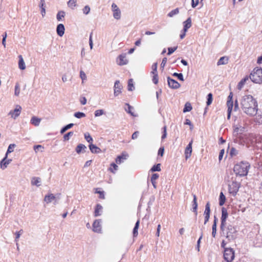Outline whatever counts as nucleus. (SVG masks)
<instances>
[{
    "instance_id": "obj_4",
    "label": "nucleus",
    "mask_w": 262,
    "mask_h": 262,
    "mask_svg": "<svg viewBox=\"0 0 262 262\" xmlns=\"http://www.w3.org/2000/svg\"><path fill=\"white\" fill-rule=\"evenodd\" d=\"M251 81L256 83L262 82V69L255 68L251 73L249 76Z\"/></svg>"
},
{
    "instance_id": "obj_18",
    "label": "nucleus",
    "mask_w": 262,
    "mask_h": 262,
    "mask_svg": "<svg viewBox=\"0 0 262 262\" xmlns=\"http://www.w3.org/2000/svg\"><path fill=\"white\" fill-rule=\"evenodd\" d=\"M89 148L93 154H99L101 151V150L99 147L92 143L89 145Z\"/></svg>"
},
{
    "instance_id": "obj_28",
    "label": "nucleus",
    "mask_w": 262,
    "mask_h": 262,
    "mask_svg": "<svg viewBox=\"0 0 262 262\" xmlns=\"http://www.w3.org/2000/svg\"><path fill=\"white\" fill-rule=\"evenodd\" d=\"M228 58L227 57H225V56L222 57L218 60L217 64L218 66L226 64L228 63Z\"/></svg>"
},
{
    "instance_id": "obj_52",
    "label": "nucleus",
    "mask_w": 262,
    "mask_h": 262,
    "mask_svg": "<svg viewBox=\"0 0 262 262\" xmlns=\"http://www.w3.org/2000/svg\"><path fill=\"white\" fill-rule=\"evenodd\" d=\"M210 203H209V202H207L205 206V209L204 214H207V213L210 214Z\"/></svg>"
},
{
    "instance_id": "obj_39",
    "label": "nucleus",
    "mask_w": 262,
    "mask_h": 262,
    "mask_svg": "<svg viewBox=\"0 0 262 262\" xmlns=\"http://www.w3.org/2000/svg\"><path fill=\"white\" fill-rule=\"evenodd\" d=\"M134 86L133 84V80L132 79H129L128 81L127 89L129 91H132L134 89Z\"/></svg>"
},
{
    "instance_id": "obj_12",
    "label": "nucleus",
    "mask_w": 262,
    "mask_h": 262,
    "mask_svg": "<svg viewBox=\"0 0 262 262\" xmlns=\"http://www.w3.org/2000/svg\"><path fill=\"white\" fill-rule=\"evenodd\" d=\"M122 88V86L120 84L119 81H116L114 86V95L115 96H118L121 93Z\"/></svg>"
},
{
    "instance_id": "obj_34",
    "label": "nucleus",
    "mask_w": 262,
    "mask_h": 262,
    "mask_svg": "<svg viewBox=\"0 0 262 262\" xmlns=\"http://www.w3.org/2000/svg\"><path fill=\"white\" fill-rule=\"evenodd\" d=\"M139 224H140V221H139V220H138L137 221V222L136 223L135 226V227L134 228V229H133V235H134V236H137L138 235V228H139Z\"/></svg>"
},
{
    "instance_id": "obj_3",
    "label": "nucleus",
    "mask_w": 262,
    "mask_h": 262,
    "mask_svg": "<svg viewBox=\"0 0 262 262\" xmlns=\"http://www.w3.org/2000/svg\"><path fill=\"white\" fill-rule=\"evenodd\" d=\"M221 231L223 234L228 240H233L235 238L236 230L234 227L231 225H229L227 226L224 225L222 228V226H220Z\"/></svg>"
},
{
    "instance_id": "obj_49",
    "label": "nucleus",
    "mask_w": 262,
    "mask_h": 262,
    "mask_svg": "<svg viewBox=\"0 0 262 262\" xmlns=\"http://www.w3.org/2000/svg\"><path fill=\"white\" fill-rule=\"evenodd\" d=\"M84 138L89 143H91L93 141V138L89 133L84 134Z\"/></svg>"
},
{
    "instance_id": "obj_22",
    "label": "nucleus",
    "mask_w": 262,
    "mask_h": 262,
    "mask_svg": "<svg viewBox=\"0 0 262 262\" xmlns=\"http://www.w3.org/2000/svg\"><path fill=\"white\" fill-rule=\"evenodd\" d=\"M119 62L118 64L120 66L125 65L128 63V60L124 55H120L119 56Z\"/></svg>"
},
{
    "instance_id": "obj_20",
    "label": "nucleus",
    "mask_w": 262,
    "mask_h": 262,
    "mask_svg": "<svg viewBox=\"0 0 262 262\" xmlns=\"http://www.w3.org/2000/svg\"><path fill=\"white\" fill-rule=\"evenodd\" d=\"M193 199L192 201V211L195 213V215H197V208H198V203L196 201V196L195 194L193 195Z\"/></svg>"
},
{
    "instance_id": "obj_42",
    "label": "nucleus",
    "mask_w": 262,
    "mask_h": 262,
    "mask_svg": "<svg viewBox=\"0 0 262 262\" xmlns=\"http://www.w3.org/2000/svg\"><path fill=\"white\" fill-rule=\"evenodd\" d=\"M65 16V12L63 11H61L58 12L56 18L58 21H60L62 18H63Z\"/></svg>"
},
{
    "instance_id": "obj_35",
    "label": "nucleus",
    "mask_w": 262,
    "mask_h": 262,
    "mask_svg": "<svg viewBox=\"0 0 262 262\" xmlns=\"http://www.w3.org/2000/svg\"><path fill=\"white\" fill-rule=\"evenodd\" d=\"M118 166L114 163L111 164V167L108 170L113 173H115L116 171L118 170Z\"/></svg>"
},
{
    "instance_id": "obj_19",
    "label": "nucleus",
    "mask_w": 262,
    "mask_h": 262,
    "mask_svg": "<svg viewBox=\"0 0 262 262\" xmlns=\"http://www.w3.org/2000/svg\"><path fill=\"white\" fill-rule=\"evenodd\" d=\"M184 28L183 31L184 32H187V30L190 28L191 26V20L190 17H189L185 20L184 23Z\"/></svg>"
},
{
    "instance_id": "obj_43",
    "label": "nucleus",
    "mask_w": 262,
    "mask_h": 262,
    "mask_svg": "<svg viewBox=\"0 0 262 262\" xmlns=\"http://www.w3.org/2000/svg\"><path fill=\"white\" fill-rule=\"evenodd\" d=\"M238 154V150L234 147H231L230 149L229 155L231 157L236 156Z\"/></svg>"
},
{
    "instance_id": "obj_26",
    "label": "nucleus",
    "mask_w": 262,
    "mask_h": 262,
    "mask_svg": "<svg viewBox=\"0 0 262 262\" xmlns=\"http://www.w3.org/2000/svg\"><path fill=\"white\" fill-rule=\"evenodd\" d=\"M217 222V219L216 217V216H214V222L212 227V235L213 237H215L216 235Z\"/></svg>"
},
{
    "instance_id": "obj_55",
    "label": "nucleus",
    "mask_w": 262,
    "mask_h": 262,
    "mask_svg": "<svg viewBox=\"0 0 262 262\" xmlns=\"http://www.w3.org/2000/svg\"><path fill=\"white\" fill-rule=\"evenodd\" d=\"M43 147L41 145H35L34 146V150H35V152H37V150L43 149ZM41 151L42 152L43 150H41Z\"/></svg>"
},
{
    "instance_id": "obj_29",
    "label": "nucleus",
    "mask_w": 262,
    "mask_h": 262,
    "mask_svg": "<svg viewBox=\"0 0 262 262\" xmlns=\"http://www.w3.org/2000/svg\"><path fill=\"white\" fill-rule=\"evenodd\" d=\"M112 11L113 13V17L115 19L119 20L121 18V12L120 9Z\"/></svg>"
},
{
    "instance_id": "obj_44",
    "label": "nucleus",
    "mask_w": 262,
    "mask_h": 262,
    "mask_svg": "<svg viewBox=\"0 0 262 262\" xmlns=\"http://www.w3.org/2000/svg\"><path fill=\"white\" fill-rule=\"evenodd\" d=\"M73 132H70L67 134H66L63 137L64 141H68L70 139V138L72 137L73 135Z\"/></svg>"
},
{
    "instance_id": "obj_32",
    "label": "nucleus",
    "mask_w": 262,
    "mask_h": 262,
    "mask_svg": "<svg viewBox=\"0 0 262 262\" xmlns=\"http://www.w3.org/2000/svg\"><path fill=\"white\" fill-rule=\"evenodd\" d=\"M86 149V147L82 144H79L77 145L76 148V151L77 154H80L82 150H84Z\"/></svg>"
},
{
    "instance_id": "obj_37",
    "label": "nucleus",
    "mask_w": 262,
    "mask_h": 262,
    "mask_svg": "<svg viewBox=\"0 0 262 262\" xmlns=\"http://www.w3.org/2000/svg\"><path fill=\"white\" fill-rule=\"evenodd\" d=\"M150 171L152 172L161 171V164L159 163L154 165L150 169Z\"/></svg>"
},
{
    "instance_id": "obj_62",
    "label": "nucleus",
    "mask_w": 262,
    "mask_h": 262,
    "mask_svg": "<svg viewBox=\"0 0 262 262\" xmlns=\"http://www.w3.org/2000/svg\"><path fill=\"white\" fill-rule=\"evenodd\" d=\"M185 124L189 125L190 126V129L192 130L193 129V126L191 124V122L190 120L188 119H186L185 120Z\"/></svg>"
},
{
    "instance_id": "obj_7",
    "label": "nucleus",
    "mask_w": 262,
    "mask_h": 262,
    "mask_svg": "<svg viewBox=\"0 0 262 262\" xmlns=\"http://www.w3.org/2000/svg\"><path fill=\"white\" fill-rule=\"evenodd\" d=\"M59 199V198L58 197L55 196L53 194L50 193L45 195L44 201L46 202L47 204H49L51 203L52 201H55L54 204L56 205Z\"/></svg>"
},
{
    "instance_id": "obj_45",
    "label": "nucleus",
    "mask_w": 262,
    "mask_h": 262,
    "mask_svg": "<svg viewBox=\"0 0 262 262\" xmlns=\"http://www.w3.org/2000/svg\"><path fill=\"white\" fill-rule=\"evenodd\" d=\"M74 116L77 118H81L85 117V114L84 113L78 112L75 113Z\"/></svg>"
},
{
    "instance_id": "obj_14",
    "label": "nucleus",
    "mask_w": 262,
    "mask_h": 262,
    "mask_svg": "<svg viewBox=\"0 0 262 262\" xmlns=\"http://www.w3.org/2000/svg\"><path fill=\"white\" fill-rule=\"evenodd\" d=\"M192 140H191L187 146L185 150V159L187 160L189 158L192 153Z\"/></svg>"
},
{
    "instance_id": "obj_31",
    "label": "nucleus",
    "mask_w": 262,
    "mask_h": 262,
    "mask_svg": "<svg viewBox=\"0 0 262 262\" xmlns=\"http://www.w3.org/2000/svg\"><path fill=\"white\" fill-rule=\"evenodd\" d=\"M256 114H257L256 117V122L259 124H262V111H257Z\"/></svg>"
},
{
    "instance_id": "obj_8",
    "label": "nucleus",
    "mask_w": 262,
    "mask_h": 262,
    "mask_svg": "<svg viewBox=\"0 0 262 262\" xmlns=\"http://www.w3.org/2000/svg\"><path fill=\"white\" fill-rule=\"evenodd\" d=\"M228 216V213L227 212V210L226 208L224 207L222 208V216H221V226H222V227H223L224 225H226V220Z\"/></svg>"
},
{
    "instance_id": "obj_2",
    "label": "nucleus",
    "mask_w": 262,
    "mask_h": 262,
    "mask_svg": "<svg viewBox=\"0 0 262 262\" xmlns=\"http://www.w3.org/2000/svg\"><path fill=\"white\" fill-rule=\"evenodd\" d=\"M250 165L247 162H241L234 165L233 170L236 175L241 177L247 176Z\"/></svg>"
},
{
    "instance_id": "obj_64",
    "label": "nucleus",
    "mask_w": 262,
    "mask_h": 262,
    "mask_svg": "<svg viewBox=\"0 0 262 262\" xmlns=\"http://www.w3.org/2000/svg\"><path fill=\"white\" fill-rule=\"evenodd\" d=\"M199 4V0H192L191 6L192 8H195Z\"/></svg>"
},
{
    "instance_id": "obj_24",
    "label": "nucleus",
    "mask_w": 262,
    "mask_h": 262,
    "mask_svg": "<svg viewBox=\"0 0 262 262\" xmlns=\"http://www.w3.org/2000/svg\"><path fill=\"white\" fill-rule=\"evenodd\" d=\"M102 212V206L100 204H97L96 205L95 212L94 215L95 216H100L101 214V212Z\"/></svg>"
},
{
    "instance_id": "obj_21",
    "label": "nucleus",
    "mask_w": 262,
    "mask_h": 262,
    "mask_svg": "<svg viewBox=\"0 0 262 262\" xmlns=\"http://www.w3.org/2000/svg\"><path fill=\"white\" fill-rule=\"evenodd\" d=\"M31 183L32 185H35L37 187H39L41 185V179L39 177H33L31 179Z\"/></svg>"
},
{
    "instance_id": "obj_46",
    "label": "nucleus",
    "mask_w": 262,
    "mask_h": 262,
    "mask_svg": "<svg viewBox=\"0 0 262 262\" xmlns=\"http://www.w3.org/2000/svg\"><path fill=\"white\" fill-rule=\"evenodd\" d=\"M213 99V96L211 93H209L207 95V101L206 102L207 105H209L211 104Z\"/></svg>"
},
{
    "instance_id": "obj_57",
    "label": "nucleus",
    "mask_w": 262,
    "mask_h": 262,
    "mask_svg": "<svg viewBox=\"0 0 262 262\" xmlns=\"http://www.w3.org/2000/svg\"><path fill=\"white\" fill-rule=\"evenodd\" d=\"M177 49V47H174V48H168V55H170L172 53H173Z\"/></svg>"
},
{
    "instance_id": "obj_58",
    "label": "nucleus",
    "mask_w": 262,
    "mask_h": 262,
    "mask_svg": "<svg viewBox=\"0 0 262 262\" xmlns=\"http://www.w3.org/2000/svg\"><path fill=\"white\" fill-rule=\"evenodd\" d=\"M159 177V175L158 173H154L152 174L151 177V181H156L157 179Z\"/></svg>"
},
{
    "instance_id": "obj_54",
    "label": "nucleus",
    "mask_w": 262,
    "mask_h": 262,
    "mask_svg": "<svg viewBox=\"0 0 262 262\" xmlns=\"http://www.w3.org/2000/svg\"><path fill=\"white\" fill-rule=\"evenodd\" d=\"M152 70L151 73L155 74V73H157V63H155L152 66Z\"/></svg>"
},
{
    "instance_id": "obj_61",
    "label": "nucleus",
    "mask_w": 262,
    "mask_h": 262,
    "mask_svg": "<svg viewBox=\"0 0 262 262\" xmlns=\"http://www.w3.org/2000/svg\"><path fill=\"white\" fill-rule=\"evenodd\" d=\"M22 233H23V230H20V231L16 232V233H15V235H16L15 241L16 242L18 241V239L20 237V236L22 234Z\"/></svg>"
},
{
    "instance_id": "obj_27",
    "label": "nucleus",
    "mask_w": 262,
    "mask_h": 262,
    "mask_svg": "<svg viewBox=\"0 0 262 262\" xmlns=\"http://www.w3.org/2000/svg\"><path fill=\"white\" fill-rule=\"evenodd\" d=\"M249 80V78L248 76L245 77L244 78L242 79L238 83L237 88L238 90H241L244 85H245L246 82Z\"/></svg>"
},
{
    "instance_id": "obj_63",
    "label": "nucleus",
    "mask_w": 262,
    "mask_h": 262,
    "mask_svg": "<svg viewBox=\"0 0 262 262\" xmlns=\"http://www.w3.org/2000/svg\"><path fill=\"white\" fill-rule=\"evenodd\" d=\"M164 152V147H161L158 150V155L162 157Z\"/></svg>"
},
{
    "instance_id": "obj_30",
    "label": "nucleus",
    "mask_w": 262,
    "mask_h": 262,
    "mask_svg": "<svg viewBox=\"0 0 262 262\" xmlns=\"http://www.w3.org/2000/svg\"><path fill=\"white\" fill-rule=\"evenodd\" d=\"M77 0H69L67 3L69 7L72 9H74L76 7Z\"/></svg>"
},
{
    "instance_id": "obj_51",
    "label": "nucleus",
    "mask_w": 262,
    "mask_h": 262,
    "mask_svg": "<svg viewBox=\"0 0 262 262\" xmlns=\"http://www.w3.org/2000/svg\"><path fill=\"white\" fill-rule=\"evenodd\" d=\"M172 75L174 77H177L180 80L183 81V75L182 73H174Z\"/></svg>"
},
{
    "instance_id": "obj_10",
    "label": "nucleus",
    "mask_w": 262,
    "mask_h": 262,
    "mask_svg": "<svg viewBox=\"0 0 262 262\" xmlns=\"http://www.w3.org/2000/svg\"><path fill=\"white\" fill-rule=\"evenodd\" d=\"M167 82L169 86L172 89H177L180 87V84L174 79L167 77Z\"/></svg>"
},
{
    "instance_id": "obj_60",
    "label": "nucleus",
    "mask_w": 262,
    "mask_h": 262,
    "mask_svg": "<svg viewBox=\"0 0 262 262\" xmlns=\"http://www.w3.org/2000/svg\"><path fill=\"white\" fill-rule=\"evenodd\" d=\"M163 129V135L161 137L162 140H163L165 138H166V136H167L166 126H164Z\"/></svg>"
},
{
    "instance_id": "obj_48",
    "label": "nucleus",
    "mask_w": 262,
    "mask_h": 262,
    "mask_svg": "<svg viewBox=\"0 0 262 262\" xmlns=\"http://www.w3.org/2000/svg\"><path fill=\"white\" fill-rule=\"evenodd\" d=\"M91 10V8L89 6L86 5L82 9V12L84 14L88 15L89 14Z\"/></svg>"
},
{
    "instance_id": "obj_13",
    "label": "nucleus",
    "mask_w": 262,
    "mask_h": 262,
    "mask_svg": "<svg viewBox=\"0 0 262 262\" xmlns=\"http://www.w3.org/2000/svg\"><path fill=\"white\" fill-rule=\"evenodd\" d=\"M101 220H96L93 224V230L95 232H100L101 231Z\"/></svg>"
},
{
    "instance_id": "obj_16",
    "label": "nucleus",
    "mask_w": 262,
    "mask_h": 262,
    "mask_svg": "<svg viewBox=\"0 0 262 262\" xmlns=\"http://www.w3.org/2000/svg\"><path fill=\"white\" fill-rule=\"evenodd\" d=\"M227 105L228 107V115H227V119L229 120L230 119L231 113L232 111L233 106V101L227 100Z\"/></svg>"
},
{
    "instance_id": "obj_41",
    "label": "nucleus",
    "mask_w": 262,
    "mask_h": 262,
    "mask_svg": "<svg viewBox=\"0 0 262 262\" xmlns=\"http://www.w3.org/2000/svg\"><path fill=\"white\" fill-rule=\"evenodd\" d=\"M16 147V145L15 144H11L9 145L7 151L6 152V155L8 156V155L13 151L14 148Z\"/></svg>"
},
{
    "instance_id": "obj_50",
    "label": "nucleus",
    "mask_w": 262,
    "mask_h": 262,
    "mask_svg": "<svg viewBox=\"0 0 262 262\" xmlns=\"http://www.w3.org/2000/svg\"><path fill=\"white\" fill-rule=\"evenodd\" d=\"M104 114L103 110H97L95 112L94 115L96 117H99Z\"/></svg>"
},
{
    "instance_id": "obj_33",
    "label": "nucleus",
    "mask_w": 262,
    "mask_h": 262,
    "mask_svg": "<svg viewBox=\"0 0 262 262\" xmlns=\"http://www.w3.org/2000/svg\"><path fill=\"white\" fill-rule=\"evenodd\" d=\"M74 126L73 123H70L64 127H63L60 130V134H62L66 132L67 130L71 128Z\"/></svg>"
},
{
    "instance_id": "obj_6",
    "label": "nucleus",
    "mask_w": 262,
    "mask_h": 262,
    "mask_svg": "<svg viewBox=\"0 0 262 262\" xmlns=\"http://www.w3.org/2000/svg\"><path fill=\"white\" fill-rule=\"evenodd\" d=\"M240 184L236 181H233L228 186L229 192L232 195L235 196L238 191Z\"/></svg>"
},
{
    "instance_id": "obj_56",
    "label": "nucleus",
    "mask_w": 262,
    "mask_h": 262,
    "mask_svg": "<svg viewBox=\"0 0 262 262\" xmlns=\"http://www.w3.org/2000/svg\"><path fill=\"white\" fill-rule=\"evenodd\" d=\"M152 82L156 84L158 83V73H155V74H154V76L152 78Z\"/></svg>"
},
{
    "instance_id": "obj_47",
    "label": "nucleus",
    "mask_w": 262,
    "mask_h": 262,
    "mask_svg": "<svg viewBox=\"0 0 262 262\" xmlns=\"http://www.w3.org/2000/svg\"><path fill=\"white\" fill-rule=\"evenodd\" d=\"M20 93V87L18 83H16L15 86L14 95L18 96Z\"/></svg>"
},
{
    "instance_id": "obj_23",
    "label": "nucleus",
    "mask_w": 262,
    "mask_h": 262,
    "mask_svg": "<svg viewBox=\"0 0 262 262\" xmlns=\"http://www.w3.org/2000/svg\"><path fill=\"white\" fill-rule=\"evenodd\" d=\"M40 121L41 119L35 116L32 117L30 120L31 123L36 126H37L39 125Z\"/></svg>"
},
{
    "instance_id": "obj_25",
    "label": "nucleus",
    "mask_w": 262,
    "mask_h": 262,
    "mask_svg": "<svg viewBox=\"0 0 262 262\" xmlns=\"http://www.w3.org/2000/svg\"><path fill=\"white\" fill-rule=\"evenodd\" d=\"M18 67L20 70H25L26 69V65L24 61L23 58L21 55H19Z\"/></svg>"
},
{
    "instance_id": "obj_17",
    "label": "nucleus",
    "mask_w": 262,
    "mask_h": 262,
    "mask_svg": "<svg viewBox=\"0 0 262 262\" xmlns=\"http://www.w3.org/2000/svg\"><path fill=\"white\" fill-rule=\"evenodd\" d=\"M127 157L128 155L127 154L123 153L121 155L118 156L116 159V163L118 164H121L127 159Z\"/></svg>"
},
{
    "instance_id": "obj_5",
    "label": "nucleus",
    "mask_w": 262,
    "mask_h": 262,
    "mask_svg": "<svg viewBox=\"0 0 262 262\" xmlns=\"http://www.w3.org/2000/svg\"><path fill=\"white\" fill-rule=\"evenodd\" d=\"M224 259L227 262H232L234 258V252L232 248H226L224 253Z\"/></svg>"
},
{
    "instance_id": "obj_53",
    "label": "nucleus",
    "mask_w": 262,
    "mask_h": 262,
    "mask_svg": "<svg viewBox=\"0 0 262 262\" xmlns=\"http://www.w3.org/2000/svg\"><path fill=\"white\" fill-rule=\"evenodd\" d=\"M80 77L82 79V82H83L84 80H86V75L85 73L83 71H80Z\"/></svg>"
},
{
    "instance_id": "obj_9",
    "label": "nucleus",
    "mask_w": 262,
    "mask_h": 262,
    "mask_svg": "<svg viewBox=\"0 0 262 262\" xmlns=\"http://www.w3.org/2000/svg\"><path fill=\"white\" fill-rule=\"evenodd\" d=\"M21 111V107L20 105H17L14 110H12L9 112V115H11L12 118L15 119L19 116Z\"/></svg>"
},
{
    "instance_id": "obj_11",
    "label": "nucleus",
    "mask_w": 262,
    "mask_h": 262,
    "mask_svg": "<svg viewBox=\"0 0 262 262\" xmlns=\"http://www.w3.org/2000/svg\"><path fill=\"white\" fill-rule=\"evenodd\" d=\"M8 156L5 155V157L0 162V168L4 170L12 161L11 159H7Z\"/></svg>"
},
{
    "instance_id": "obj_59",
    "label": "nucleus",
    "mask_w": 262,
    "mask_h": 262,
    "mask_svg": "<svg viewBox=\"0 0 262 262\" xmlns=\"http://www.w3.org/2000/svg\"><path fill=\"white\" fill-rule=\"evenodd\" d=\"M126 104L128 106V110H125L128 113L130 114L132 116H134L135 115H134V113L131 111V109L133 108V107L129 104L126 103Z\"/></svg>"
},
{
    "instance_id": "obj_40",
    "label": "nucleus",
    "mask_w": 262,
    "mask_h": 262,
    "mask_svg": "<svg viewBox=\"0 0 262 262\" xmlns=\"http://www.w3.org/2000/svg\"><path fill=\"white\" fill-rule=\"evenodd\" d=\"M179 13V8H176L172 11H171L168 14V16L170 17H173L174 15L178 14Z\"/></svg>"
},
{
    "instance_id": "obj_1",
    "label": "nucleus",
    "mask_w": 262,
    "mask_h": 262,
    "mask_svg": "<svg viewBox=\"0 0 262 262\" xmlns=\"http://www.w3.org/2000/svg\"><path fill=\"white\" fill-rule=\"evenodd\" d=\"M241 105L243 112L249 116L256 115L258 111L257 101L250 95H245L242 97Z\"/></svg>"
},
{
    "instance_id": "obj_38",
    "label": "nucleus",
    "mask_w": 262,
    "mask_h": 262,
    "mask_svg": "<svg viewBox=\"0 0 262 262\" xmlns=\"http://www.w3.org/2000/svg\"><path fill=\"white\" fill-rule=\"evenodd\" d=\"M192 110V106L191 104L189 102L186 103L185 104L184 108L183 109V112L186 113L188 112H190Z\"/></svg>"
},
{
    "instance_id": "obj_36",
    "label": "nucleus",
    "mask_w": 262,
    "mask_h": 262,
    "mask_svg": "<svg viewBox=\"0 0 262 262\" xmlns=\"http://www.w3.org/2000/svg\"><path fill=\"white\" fill-rule=\"evenodd\" d=\"M219 200H220V201H219L220 205L223 206L225 202L226 198H225V196L224 195L223 193L222 192L220 193Z\"/></svg>"
},
{
    "instance_id": "obj_15",
    "label": "nucleus",
    "mask_w": 262,
    "mask_h": 262,
    "mask_svg": "<svg viewBox=\"0 0 262 262\" xmlns=\"http://www.w3.org/2000/svg\"><path fill=\"white\" fill-rule=\"evenodd\" d=\"M65 28L63 24H60L57 25L56 28L57 34L60 37L62 36L64 33Z\"/></svg>"
}]
</instances>
